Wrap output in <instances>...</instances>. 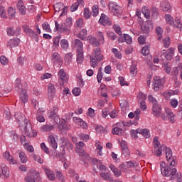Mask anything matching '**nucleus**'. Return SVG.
Segmentation results:
<instances>
[{
  "label": "nucleus",
  "instance_id": "64",
  "mask_svg": "<svg viewBox=\"0 0 182 182\" xmlns=\"http://www.w3.org/2000/svg\"><path fill=\"white\" fill-rule=\"evenodd\" d=\"M170 37H166L164 39V48H168L170 46Z\"/></svg>",
  "mask_w": 182,
  "mask_h": 182
},
{
  "label": "nucleus",
  "instance_id": "47",
  "mask_svg": "<svg viewBox=\"0 0 182 182\" xmlns=\"http://www.w3.org/2000/svg\"><path fill=\"white\" fill-rule=\"evenodd\" d=\"M156 32L158 35V41H161L163 39V28L160 26L156 28Z\"/></svg>",
  "mask_w": 182,
  "mask_h": 182
},
{
  "label": "nucleus",
  "instance_id": "11",
  "mask_svg": "<svg viewBox=\"0 0 182 182\" xmlns=\"http://www.w3.org/2000/svg\"><path fill=\"white\" fill-rule=\"evenodd\" d=\"M151 29H153V23L151 21L147 20L141 26V31L143 33H149Z\"/></svg>",
  "mask_w": 182,
  "mask_h": 182
},
{
  "label": "nucleus",
  "instance_id": "24",
  "mask_svg": "<svg viewBox=\"0 0 182 182\" xmlns=\"http://www.w3.org/2000/svg\"><path fill=\"white\" fill-rule=\"evenodd\" d=\"M58 109H59V107H58V105H55L53 107V108L51 110L48 111V114L49 119H53V117H55V116L58 114Z\"/></svg>",
  "mask_w": 182,
  "mask_h": 182
},
{
  "label": "nucleus",
  "instance_id": "9",
  "mask_svg": "<svg viewBox=\"0 0 182 182\" xmlns=\"http://www.w3.org/2000/svg\"><path fill=\"white\" fill-rule=\"evenodd\" d=\"M55 95H56V88H55V85L48 84V97L49 100H53Z\"/></svg>",
  "mask_w": 182,
  "mask_h": 182
},
{
  "label": "nucleus",
  "instance_id": "4",
  "mask_svg": "<svg viewBox=\"0 0 182 182\" xmlns=\"http://www.w3.org/2000/svg\"><path fill=\"white\" fill-rule=\"evenodd\" d=\"M158 56L162 60H172L173 56H174V48H169L167 50H161L159 52Z\"/></svg>",
  "mask_w": 182,
  "mask_h": 182
},
{
  "label": "nucleus",
  "instance_id": "61",
  "mask_svg": "<svg viewBox=\"0 0 182 182\" xmlns=\"http://www.w3.org/2000/svg\"><path fill=\"white\" fill-rule=\"evenodd\" d=\"M173 27L176 28L177 29H179V31H182V23L180 19H176V21L175 23H173Z\"/></svg>",
  "mask_w": 182,
  "mask_h": 182
},
{
  "label": "nucleus",
  "instance_id": "52",
  "mask_svg": "<svg viewBox=\"0 0 182 182\" xmlns=\"http://www.w3.org/2000/svg\"><path fill=\"white\" fill-rule=\"evenodd\" d=\"M77 137H79L80 140H83V141H87L89 140V134H77Z\"/></svg>",
  "mask_w": 182,
  "mask_h": 182
},
{
  "label": "nucleus",
  "instance_id": "33",
  "mask_svg": "<svg viewBox=\"0 0 182 182\" xmlns=\"http://www.w3.org/2000/svg\"><path fill=\"white\" fill-rule=\"evenodd\" d=\"M61 49L63 50H68L69 49V41L66 39H62L60 43Z\"/></svg>",
  "mask_w": 182,
  "mask_h": 182
},
{
  "label": "nucleus",
  "instance_id": "36",
  "mask_svg": "<svg viewBox=\"0 0 182 182\" xmlns=\"http://www.w3.org/2000/svg\"><path fill=\"white\" fill-rule=\"evenodd\" d=\"M15 89L16 90L19 91V90H23V86L22 85V82H21V79L17 78L15 80Z\"/></svg>",
  "mask_w": 182,
  "mask_h": 182
},
{
  "label": "nucleus",
  "instance_id": "41",
  "mask_svg": "<svg viewBox=\"0 0 182 182\" xmlns=\"http://www.w3.org/2000/svg\"><path fill=\"white\" fill-rule=\"evenodd\" d=\"M112 133L117 136H121V134H123V129L119 127H116L112 129Z\"/></svg>",
  "mask_w": 182,
  "mask_h": 182
},
{
  "label": "nucleus",
  "instance_id": "21",
  "mask_svg": "<svg viewBox=\"0 0 182 182\" xmlns=\"http://www.w3.org/2000/svg\"><path fill=\"white\" fill-rule=\"evenodd\" d=\"M85 2L83 0H77V2L74 3L71 6H70V11L71 12H75V11H77V8L79 6H83Z\"/></svg>",
  "mask_w": 182,
  "mask_h": 182
},
{
  "label": "nucleus",
  "instance_id": "14",
  "mask_svg": "<svg viewBox=\"0 0 182 182\" xmlns=\"http://www.w3.org/2000/svg\"><path fill=\"white\" fill-rule=\"evenodd\" d=\"M99 23L101 25H112V21H110V18L109 16H106L105 14H102L100 18L99 19Z\"/></svg>",
  "mask_w": 182,
  "mask_h": 182
},
{
  "label": "nucleus",
  "instance_id": "44",
  "mask_svg": "<svg viewBox=\"0 0 182 182\" xmlns=\"http://www.w3.org/2000/svg\"><path fill=\"white\" fill-rule=\"evenodd\" d=\"M60 38H62V36L58 35L53 39V48H58V46H59V42L60 41Z\"/></svg>",
  "mask_w": 182,
  "mask_h": 182
},
{
  "label": "nucleus",
  "instance_id": "40",
  "mask_svg": "<svg viewBox=\"0 0 182 182\" xmlns=\"http://www.w3.org/2000/svg\"><path fill=\"white\" fill-rule=\"evenodd\" d=\"M166 21L168 23V25H173L174 26V18L170 14L165 15Z\"/></svg>",
  "mask_w": 182,
  "mask_h": 182
},
{
  "label": "nucleus",
  "instance_id": "32",
  "mask_svg": "<svg viewBox=\"0 0 182 182\" xmlns=\"http://www.w3.org/2000/svg\"><path fill=\"white\" fill-rule=\"evenodd\" d=\"M8 15L10 19H15V16H16V10L14 9V7H9Z\"/></svg>",
  "mask_w": 182,
  "mask_h": 182
},
{
  "label": "nucleus",
  "instance_id": "45",
  "mask_svg": "<svg viewBox=\"0 0 182 182\" xmlns=\"http://www.w3.org/2000/svg\"><path fill=\"white\" fill-rule=\"evenodd\" d=\"M141 12L146 19H149L150 18V10H149V8L146 6L142 7Z\"/></svg>",
  "mask_w": 182,
  "mask_h": 182
},
{
  "label": "nucleus",
  "instance_id": "3",
  "mask_svg": "<svg viewBox=\"0 0 182 182\" xmlns=\"http://www.w3.org/2000/svg\"><path fill=\"white\" fill-rule=\"evenodd\" d=\"M105 58L103 57V54H102V50L100 48H96L94 49V52L92 54V57L90 58V65L92 68H96L100 63L102 62Z\"/></svg>",
  "mask_w": 182,
  "mask_h": 182
},
{
  "label": "nucleus",
  "instance_id": "62",
  "mask_svg": "<svg viewBox=\"0 0 182 182\" xmlns=\"http://www.w3.org/2000/svg\"><path fill=\"white\" fill-rule=\"evenodd\" d=\"M178 69L179 70H182V63H179L178 67L173 68V75H175V76H178Z\"/></svg>",
  "mask_w": 182,
  "mask_h": 182
},
{
  "label": "nucleus",
  "instance_id": "48",
  "mask_svg": "<svg viewBox=\"0 0 182 182\" xmlns=\"http://www.w3.org/2000/svg\"><path fill=\"white\" fill-rule=\"evenodd\" d=\"M56 177L58 179V181L64 182L66 181V179L65 178V176H63V173H62V171H56Z\"/></svg>",
  "mask_w": 182,
  "mask_h": 182
},
{
  "label": "nucleus",
  "instance_id": "5",
  "mask_svg": "<svg viewBox=\"0 0 182 182\" xmlns=\"http://www.w3.org/2000/svg\"><path fill=\"white\" fill-rule=\"evenodd\" d=\"M25 127H24V132L26 136L28 137H36L38 136V132L32 129V125L31 123L28 122V119L24 120Z\"/></svg>",
  "mask_w": 182,
  "mask_h": 182
},
{
  "label": "nucleus",
  "instance_id": "37",
  "mask_svg": "<svg viewBox=\"0 0 182 182\" xmlns=\"http://www.w3.org/2000/svg\"><path fill=\"white\" fill-rule=\"evenodd\" d=\"M73 59V54H72V53H67L65 57V65H70Z\"/></svg>",
  "mask_w": 182,
  "mask_h": 182
},
{
  "label": "nucleus",
  "instance_id": "51",
  "mask_svg": "<svg viewBox=\"0 0 182 182\" xmlns=\"http://www.w3.org/2000/svg\"><path fill=\"white\" fill-rule=\"evenodd\" d=\"M58 129L62 130H69V127L66 126V124L63 121H60V124L58 125Z\"/></svg>",
  "mask_w": 182,
  "mask_h": 182
},
{
  "label": "nucleus",
  "instance_id": "49",
  "mask_svg": "<svg viewBox=\"0 0 182 182\" xmlns=\"http://www.w3.org/2000/svg\"><path fill=\"white\" fill-rule=\"evenodd\" d=\"M29 36L32 38L35 41V42H38L39 41V36L36 32L33 31V30L31 31L30 33H28Z\"/></svg>",
  "mask_w": 182,
  "mask_h": 182
},
{
  "label": "nucleus",
  "instance_id": "58",
  "mask_svg": "<svg viewBox=\"0 0 182 182\" xmlns=\"http://www.w3.org/2000/svg\"><path fill=\"white\" fill-rule=\"evenodd\" d=\"M137 99L139 102H146V95L141 92H139L137 95Z\"/></svg>",
  "mask_w": 182,
  "mask_h": 182
},
{
  "label": "nucleus",
  "instance_id": "55",
  "mask_svg": "<svg viewBox=\"0 0 182 182\" xmlns=\"http://www.w3.org/2000/svg\"><path fill=\"white\" fill-rule=\"evenodd\" d=\"M37 122L39 123H45V117L43 115H41V110L37 112V117H36Z\"/></svg>",
  "mask_w": 182,
  "mask_h": 182
},
{
  "label": "nucleus",
  "instance_id": "56",
  "mask_svg": "<svg viewBox=\"0 0 182 182\" xmlns=\"http://www.w3.org/2000/svg\"><path fill=\"white\" fill-rule=\"evenodd\" d=\"M0 16L1 18H6L8 16H6V11H5V7L2 5H0Z\"/></svg>",
  "mask_w": 182,
  "mask_h": 182
},
{
  "label": "nucleus",
  "instance_id": "15",
  "mask_svg": "<svg viewBox=\"0 0 182 182\" xmlns=\"http://www.w3.org/2000/svg\"><path fill=\"white\" fill-rule=\"evenodd\" d=\"M165 112L167 115L166 117L168 120H169L171 123H174L176 122V114H174V113H173L171 109H170L169 108H166Z\"/></svg>",
  "mask_w": 182,
  "mask_h": 182
},
{
  "label": "nucleus",
  "instance_id": "29",
  "mask_svg": "<svg viewBox=\"0 0 182 182\" xmlns=\"http://www.w3.org/2000/svg\"><path fill=\"white\" fill-rule=\"evenodd\" d=\"M70 28L71 27L70 26H68L66 23H63L60 27V31L65 32L67 35H69V33H70Z\"/></svg>",
  "mask_w": 182,
  "mask_h": 182
},
{
  "label": "nucleus",
  "instance_id": "43",
  "mask_svg": "<svg viewBox=\"0 0 182 182\" xmlns=\"http://www.w3.org/2000/svg\"><path fill=\"white\" fill-rule=\"evenodd\" d=\"M86 36H87V31L86 29H82L78 34V38L82 41H85Z\"/></svg>",
  "mask_w": 182,
  "mask_h": 182
},
{
  "label": "nucleus",
  "instance_id": "35",
  "mask_svg": "<svg viewBox=\"0 0 182 182\" xmlns=\"http://www.w3.org/2000/svg\"><path fill=\"white\" fill-rule=\"evenodd\" d=\"M75 45L77 46V52L83 51V43L80 40L76 39Z\"/></svg>",
  "mask_w": 182,
  "mask_h": 182
},
{
  "label": "nucleus",
  "instance_id": "18",
  "mask_svg": "<svg viewBox=\"0 0 182 182\" xmlns=\"http://www.w3.org/2000/svg\"><path fill=\"white\" fill-rule=\"evenodd\" d=\"M136 132L139 133V134H141L145 139H149L151 136L150 131L148 129L138 128L136 129Z\"/></svg>",
  "mask_w": 182,
  "mask_h": 182
},
{
  "label": "nucleus",
  "instance_id": "50",
  "mask_svg": "<svg viewBox=\"0 0 182 182\" xmlns=\"http://www.w3.org/2000/svg\"><path fill=\"white\" fill-rule=\"evenodd\" d=\"M42 28H43V31H46V32H48V33L52 32V29L50 28V26L49 25V23H48V22H44L42 24Z\"/></svg>",
  "mask_w": 182,
  "mask_h": 182
},
{
  "label": "nucleus",
  "instance_id": "39",
  "mask_svg": "<svg viewBox=\"0 0 182 182\" xmlns=\"http://www.w3.org/2000/svg\"><path fill=\"white\" fill-rule=\"evenodd\" d=\"M100 176L101 177V178H103V180H106L107 181H112V176H110V174H109L108 173H100Z\"/></svg>",
  "mask_w": 182,
  "mask_h": 182
},
{
  "label": "nucleus",
  "instance_id": "42",
  "mask_svg": "<svg viewBox=\"0 0 182 182\" xmlns=\"http://www.w3.org/2000/svg\"><path fill=\"white\" fill-rule=\"evenodd\" d=\"M84 60L83 51H77V63H82Z\"/></svg>",
  "mask_w": 182,
  "mask_h": 182
},
{
  "label": "nucleus",
  "instance_id": "10",
  "mask_svg": "<svg viewBox=\"0 0 182 182\" xmlns=\"http://www.w3.org/2000/svg\"><path fill=\"white\" fill-rule=\"evenodd\" d=\"M152 114L154 116V117H160L161 116V106L159 104H154L152 105Z\"/></svg>",
  "mask_w": 182,
  "mask_h": 182
},
{
  "label": "nucleus",
  "instance_id": "6",
  "mask_svg": "<svg viewBox=\"0 0 182 182\" xmlns=\"http://www.w3.org/2000/svg\"><path fill=\"white\" fill-rule=\"evenodd\" d=\"M58 82L60 86H63L69 80V75L65 72L64 69H60L58 73Z\"/></svg>",
  "mask_w": 182,
  "mask_h": 182
},
{
  "label": "nucleus",
  "instance_id": "27",
  "mask_svg": "<svg viewBox=\"0 0 182 182\" xmlns=\"http://www.w3.org/2000/svg\"><path fill=\"white\" fill-rule=\"evenodd\" d=\"M109 168L112 173H114L115 177H120V176H122V171H120V170H119L114 165H109Z\"/></svg>",
  "mask_w": 182,
  "mask_h": 182
},
{
  "label": "nucleus",
  "instance_id": "1",
  "mask_svg": "<svg viewBox=\"0 0 182 182\" xmlns=\"http://www.w3.org/2000/svg\"><path fill=\"white\" fill-rule=\"evenodd\" d=\"M160 166L162 176L170 177L171 180H176V178H177L178 182H182L181 173H177V169L176 168L166 166L164 161H161Z\"/></svg>",
  "mask_w": 182,
  "mask_h": 182
},
{
  "label": "nucleus",
  "instance_id": "2",
  "mask_svg": "<svg viewBox=\"0 0 182 182\" xmlns=\"http://www.w3.org/2000/svg\"><path fill=\"white\" fill-rule=\"evenodd\" d=\"M161 151H165L166 159L170 166L174 167L176 166V160L174 159V156H173L171 149L167 147L166 145H161L160 147L155 149L154 154L156 156V157H160L162 154Z\"/></svg>",
  "mask_w": 182,
  "mask_h": 182
},
{
  "label": "nucleus",
  "instance_id": "46",
  "mask_svg": "<svg viewBox=\"0 0 182 182\" xmlns=\"http://www.w3.org/2000/svg\"><path fill=\"white\" fill-rule=\"evenodd\" d=\"M19 159L21 163L25 164L28 161V157H26V154L23 151H21L19 153Z\"/></svg>",
  "mask_w": 182,
  "mask_h": 182
},
{
  "label": "nucleus",
  "instance_id": "7",
  "mask_svg": "<svg viewBox=\"0 0 182 182\" xmlns=\"http://www.w3.org/2000/svg\"><path fill=\"white\" fill-rule=\"evenodd\" d=\"M109 9L110 12L114 14L115 16H120L122 15V7L117 3L111 2L109 4Z\"/></svg>",
  "mask_w": 182,
  "mask_h": 182
},
{
  "label": "nucleus",
  "instance_id": "60",
  "mask_svg": "<svg viewBox=\"0 0 182 182\" xmlns=\"http://www.w3.org/2000/svg\"><path fill=\"white\" fill-rule=\"evenodd\" d=\"M90 16H92V12L89 11V9H84V17L85 19H90Z\"/></svg>",
  "mask_w": 182,
  "mask_h": 182
},
{
  "label": "nucleus",
  "instance_id": "22",
  "mask_svg": "<svg viewBox=\"0 0 182 182\" xmlns=\"http://www.w3.org/2000/svg\"><path fill=\"white\" fill-rule=\"evenodd\" d=\"M130 75L136 76L137 75V61H132L129 68Z\"/></svg>",
  "mask_w": 182,
  "mask_h": 182
},
{
  "label": "nucleus",
  "instance_id": "23",
  "mask_svg": "<svg viewBox=\"0 0 182 182\" xmlns=\"http://www.w3.org/2000/svg\"><path fill=\"white\" fill-rule=\"evenodd\" d=\"M20 42L21 40L19 38H13L7 43V46L9 48H16V46H19Z\"/></svg>",
  "mask_w": 182,
  "mask_h": 182
},
{
  "label": "nucleus",
  "instance_id": "19",
  "mask_svg": "<svg viewBox=\"0 0 182 182\" xmlns=\"http://www.w3.org/2000/svg\"><path fill=\"white\" fill-rule=\"evenodd\" d=\"M20 100L22 103H28V100H29V95H28V91L26 90H22L20 93Z\"/></svg>",
  "mask_w": 182,
  "mask_h": 182
},
{
  "label": "nucleus",
  "instance_id": "30",
  "mask_svg": "<svg viewBox=\"0 0 182 182\" xmlns=\"http://www.w3.org/2000/svg\"><path fill=\"white\" fill-rule=\"evenodd\" d=\"M88 41L90 43V45H92V46H95V48L99 46V45H100V43L97 41V38H96L94 36H89Z\"/></svg>",
  "mask_w": 182,
  "mask_h": 182
},
{
  "label": "nucleus",
  "instance_id": "16",
  "mask_svg": "<svg viewBox=\"0 0 182 182\" xmlns=\"http://www.w3.org/2000/svg\"><path fill=\"white\" fill-rule=\"evenodd\" d=\"M1 173L5 178H9L11 177V172L9 171V167L2 164H1Z\"/></svg>",
  "mask_w": 182,
  "mask_h": 182
},
{
  "label": "nucleus",
  "instance_id": "53",
  "mask_svg": "<svg viewBox=\"0 0 182 182\" xmlns=\"http://www.w3.org/2000/svg\"><path fill=\"white\" fill-rule=\"evenodd\" d=\"M112 52L117 59H122V53H120L117 48H112Z\"/></svg>",
  "mask_w": 182,
  "mask_h": 182
},
{
  "label": "nucleus",
  "instance_id": "17",
  "mask_svg": "<svg viewBox=\"0 0 182 182\" xmlns=\"http://www.w3.org/2000/svg\"><path fill=\"white\" fill-rule=\"evenodd\" d=\"M44 171L50 181H55L56 180V175L53 173V171L44 168Z\"/></svg>",
  "mask_w": 182,
  "mask_h": 182
},
{
  "label": "nucleus",
  "instance_id": "38",
  "mask_svg": "<svg viewBox=\"0 0 182 182\" xmlns=\"http://www.w3.org/2000/svg\"><path fill=\"white\" fill-rule=\"evenodd\" d=\"M53 59L54 62H58L59 65H62L63 60L62 58L60 57V55L58 53H53Z\"/></svg>",
  "mask_w": 182,
  "mask_h": 182
},
{
  "label": "nucleus",
  "instance_id": "12",
  "mask_svg": "<svg viewBox=\"0 0 182 182\" xmlns=\"http://www.w3.org/2000/svg\"><path fill=\"white\" fill-rule=\"evenodd\" d=\"M3 157L4 160H6L10 164H16L17 161L14 159V156L11 155L9 151H6L5 153L3 154Z\"/></svg>",
  "mask_w": 182,
  "mask_h": 182
},
{
  "label": "nucleus",
  "instance_id": "20",
  "mask_svg": "<svg viewBox=\"0 0 182 182\" xmlns=\"http://www.w3.org/2000/svg\"><path fill=\"white\" fill-rule=\"evenodd\" d=\"M48 141L52 149H54V150L58 149V142H56V139H55V136H53V135H50L48 136Z\"/></svg>",
  "mask_w": 182,
  "mask_h": 182
},
{
  "label": "nucleus",
  "instance_id": "34",
  "mask_svg": "<svg viewBox=\"0 0 182 182\" xmlns=\"http://www.w3.org/2000/svg\"><path fill=\"white\" fill-rule=\"evenodd\" d=\"M77 146V153H85V150H83V147H85V143L83 141H79L77 142V144H75Z\"/></svg>",
  "mask_w": 182,
  "mask_h": 182
},
{
  "label": "nucleus",
  "instance_id": "26",
  "mask_svg": "<svg viewBox=\"0 0 182 182\" xmlns=\"http://www.w3.org/2000/svg\"><path fill=\"white\" fill-rule=\"evenodd\" d=\"M41 129L42 132H44L45 133H49V132H52V130L55 129V125L44 124L41 127Z\"/></svg>",
  "mask_w": 182,
  "mask_h": 182
},
{
  "label": "nucleus",
  "instance_id": "28",
  "mask_svg": "<svg viewBox=\"0 0 182 182\" xmlns=\"http://www.w3.org/2000/svg\"><path fill=\"white\" fill-rule=\"evenodd\" d=\"M96 38L100 45H103L105 43V35H103L102 31H98L96 33Z\"/></svg>",
  "mask_w": 182,
  "mask_h": 182
},
{
  "label": "nucleus",
  "instance_id": "59",
  "mask_svg": "<svg viewBox=\"0 0 182 182\" xmlns=\"http://www.w3.org/2000/svg\"><path fill=\"white\" fill-rule=\"evenodd\" d=\"M164 70L166 73H170L171 72V64L170 63H165L164 65Z\"/></svg>",
  "mask_w": 182,
  "mask_h": 182
},
{
  "label": "nucleus",
  "instance_id": "63",
  "mask_svg": "<svg viewBox=\"0 0 182 182\" xmlns=\"http://www.w3.org/2000/svg\"><path fill=\"white\" fill-rule=\"evenodd\" d=\"M99 15V6L94 5L92 6V16H97Z\"/></svg>",
  "mask_w": 182,
  "mask_h": 182
},
{
  "label": "nucleus",
  "instance_id": "13",
  "mask_svg": "<svg viewBox=\"0 0 182 182\" xmlns=\"http://www.w3.org/2000/svg\"><path fill=\"white\" fill-rule=\"evenodd\" d=\"M16 7L20 15H26V7L23 4V1L19 0L16 4Z\"/></svg>",
  "mask_w": 182,
  "mask_h": 182
},
{
  "label": "nucleus",
  "instance_id": "31",
  "mask_svg": "<svg viewBox=\"0 0 182 182\" xmlns=\"http://www.w3.org/2000/svg\"><path fill=\"white\" fill-rule=\"evenodd\" d=\"M14 117H15V119H16L17 123H18V124L22 123V122H25V120H26V118H25L23 119V114H22V113H21V112H16L14 114Z\"/></svg>",
  "mask_w": 182,
  "mask_h": 182
},
{
  "label": "nucleus",
  "instance_id": "57",
  "mask_svg": "<svg viewBox=\"0 0 182 182\" xmlns=\"http://www.w3.org/2000/svg\"><path fill=\"white\" fill-rule=\"evenodd\" d=\"M65 5H63V4L62 3H58L56 4L55 5H54V9L55 11V12H60V11H62V9H63V6Z\"/></svg>",
  "mask_w": 182,
  "mask_h": 182
},
{
  "label": "nucleus",
  "instance_id": "8",
  "mask_svg": "<svg viewBox=\"0 0 182 182\" xmlns=\"http://www.w3.org/2000/svg\"><path fill=\"white\" fill-rule=\"evenodd\" d=\"M153 89L155 92H159L160 89H163V86H164V82L163 80L160 78L159 76H155L153 78Z\"/></svg>",
  "mask_w": 182,
  "mask_h": 182
},
{
  "label": "nucleus",
  "instance_id": "54",
  "mask_svg": "<svg viewBox=\"0 0 182 182\" xmlns=\"http://www.w3.org/2000/svg\"><path fill=\"white\" fill-rule=\"evenodd\" d=\"M141 53L144 56H147L150 53V46H146L141 49Z\"/></svg>",
  "mask_w": 182,
  "mask_h": 182
},
{
  "label": "nucleus",
  "instance_id": "25",
  "mask_svg": "<svg viewBox=\"0 0 182 182\" xmlns=\"http://www.w3.org/2000/svg\"><path fill=\"white\" fill-rule=\"evenodd\" d=\"M161 8L165 12H168V11H171V6L168 1H163L161 3Z\"/></svg>",
  "mask_w": 182,
  "mask_h": 182
}]
</instances>
